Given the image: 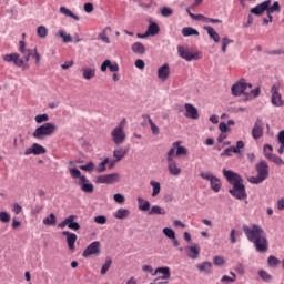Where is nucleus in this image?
Listing matches in <instances>:
<instances>
[{
	"mask_svg": "<svg viewBox=\"0 0 284 284\" xmlns=\"http://www.w3.org/2000/svg\"><path fill=\"white\" fill-rule=\"evenodd\" d=\"M178 145H181V141L174 142L166 154L168 170L172 176H179L181 174V168L176 165V161L174 160V152H176Z\"/></svg>",
	"mask_w": 284,
	"mask_h": 284,
	"instance_id": "obj_5",
	"label": "nucleus"
},
{
	"mask_svg": "<svg viewBox=\"0 0 284 284\" xmlns=\"http://www.w3.org/2000/svg\"><path fill=\"white\" fill-rule=\"evenodd\" d=\"M204 30H206L209 37L213 39L215 43H219L221 41V36H219V32L214 30L212 27H204Z\"/></svg>",
	"mask_w": 284,
	"mask_h": 284,
	"instance_id": "obj_29",
	"label": "nucleus"
},
{
	"mask_svg": "<svg viewBox=\"0 0 284 284\" xmlns=\"http://www.w3.org/2000/svg\"><path fill=\"white\" fill-rule=\"evenodd\" d=\"M277 141L280 143V148L277 150L278 154H283L284 152V131H280Z\"/></svg>",
	"mask_w": 284,
	"mask_h": 284,
	"instance_id": "obj_43",
	"label": "nucleus"
},
{
	"mask_svg": "<svg viewBox=\"0 0 284 284\" xmlns=\"http://www.w3.org/2000/svg\"><path fill=\"white\" fill-rule=\"evenodd\" d=\"M247 88L248 90H252V83L245 82V80H240L235 84L232 85L231 92L233 97H241V94H247Z\"/></svg>",
	"mask_w": 284,
	"mask_h": 284,
	"instance_id": "obj_11",
	"label": "nucleus"
},
{
	"mask_svg": "<svg viewBox=\"0 0 284 284\" xmlns=\"http://www.w3.org/2000/svg\"><path fill=\"white\" fill-rule=\"evenodd\" d=\"M175 150L176 151L174 152V154L176 156H185V155H187V149L185 146H181V144H178L175 146Z\"/></svg>",
	"mask_w": 284,
	"mask_h": 284,
	"instance_id": "obj_46",
	"label": "nucleus"
},
{
	"mask_svg": "<svg viewBox=\"0 0 284 284\" xmlns=\"http://www.w3.org/2000/svg\"><path fill=\"white\" fill-rule=\"evenodd\" d=\"M10 213L6 212V211H1L0 212V221L1 223H10Z\"/></svg>",
	"mask_w": 284,
	"mask_h": 284,
	"instance_id": "obj_57",
	"label": "nucleus"
},
{
	"mask_svg": "<svg viewBox=\"0 0 284 284\" xmlns=\"http://www.w3.org/2000/svg\"><path fill=\"white\" fill-rule=\"evenodd\" d=\"M114 216H115V219H119V220L128 219L130 216V210H128V209H119L114 213Z\"/></svg>",
	"mask_w": 284,
	"mask_h": 284,
	"instance_id": "obj_36",
	"label": "nucleus"
},
{
	"mask_svg": "<svg viewBox=\"0 0 284 284\" xmlns=\"http://www.w3.org/2000/svg\"><path fill=\"white\" fill-rule=\"evenodd\" d=\"M131 50L134 54H145V45L141 42L133 43Z\"/></svg>",
	"mask_w": 284,
	"mask_h": 284,
	"instance_id": "obj_31",
	"label": "nucleus"
},
{
	"mask_svg": "<svg viewBox=\"0 0 284 284\" xmlns=\"http://www.w3.org/2000/svg\"><path fill=\"white\" fill-rule=\"evenodd\" d=\"M158 274H162V276L155 278L154 280L155 283L158 281H168V278H170V276H171L170 267H168V266L158 267V268H155L152 276H156Z\"/></svg>",
	"mask_w": 284,
	"mask_h": 284,
	"instance_id": "obj_18",
	"label": "nucleus"
},
{
	"mask_svg": "<svg viewBox=\"0 0 284 284\" xmlns=\"http://www.w3.org/2000/svg\"><path fill=\"white\" fill-rule=\"evenodd\" d=\"M258 276L263 278L265 283H272V275H270L265 270H260Z\"/></svg>",
	"mask_w": 284,
	"mask_h": 284,
	"instance_id": "obj_45",
	"label": "nucleus"
},
{
	"mask_svg": "<svg viewBox=\"0 0 284 284\" xmlns=\"http://www.w3.org/2000/svg\"><path fill=\"white\" fill-rule=\"evenodd\" d=\"M57 132V125L52 122H45L44 124L38 126L32 133L33 139L38 141H43L45 136H52Z\"/></svg>",
	"mask_w": 284,
	"mask_h": 284,
	"instance_id": "obj_6",
	"label": "nucleus"
},
{
	"mask_svg": "<svg viewBox=\"0 0 284 284\" xmlns=\"http://www.w3.org/2000/svg\"><path fill=\"white\" fill-rule=\"evenodd\" d=\"M43 225H57V215H54V213H51L49 216L43 219Z\"/></svg>",
	"mask_w": 284,
	"mask_h": 284,
	"instance_id": "obj_40",
	"label": "nucleus"
},
{
	"mask_svg": "<svg viewBox=\"0 0 284 284\" xmlns=\"http://www.w3.org/2000/svg\"><path fill=\"white\" fill-rule=\"evenodd\" d=\"M155 214L160 216H165V214H168V211H165V209L161 207L160 205H154L149 211V215L154 216Z\"/></svg>",
	"mask_w": 284,
	"mask_h": 284,
	"instance_id": "obj_26",
	"label": "nucleus"
},
{
	"mask_svg": "<svg viewBox=\"0 0 284 284\" xmlns=\"http://www.w3.org/2000/svg\"><path fill=\"white\" fill-rule=\"evenodd\" d=\"M113 201H115V203H125V196H123V194L121 193H116L113 195Z\"/></svg>",
	"mask_w": 284,
	"mask_h": 284,
	"instance_id": "obj_61",
	"label": "nucleus"
},
{
	"mask_svg": "<svg viewBox=\"0 0 284 284\" xmlns=\"http://www.w3.org/2000/svg\"><path fill=\"white\" fill-rule=\"evenodd\" d=\"M230 43H234V40H230V38L222 39V52L224 54H225V52H227V45H230Z\"/></svg>",
	"mask_w": 284,
	"mask_h": 284,
	"instance_id": "obj_55",
	"label": "nucleus"
},
{
	"mask_svg": "<svg viewBox=\"0 0 284 284\" xmlns=\"http://www.w3.org/2000/svg\"><path fill=\"white\" fill-rule=\"evenodd\" d=\"M243 234V232L241 231H236L234 229L231 230L230 233V241L232 244L236 243V236H241Z\"/></svg>",
	"mask_w": 284,
	"mask_h": 284,
	"instance_id": "obj_49",
	"label": "nucleus"
},
{
	"mask_svg": "<svg viewBox=\"0 0 284 284\" xmlns=\"http://www.w3.org/2000/svg\"><path fill=\"white\" fill-rule=\"evenodd\" d=\"M71 174V179H79L77 185H79L80 190L84 192V194H92L94 192V184L90 182L88 176L81 175V171L77 168L69 169Z\"/></svg>",
	"mask_w": 284,
	"mask_h": 284,
	"instance_id": "obj_3",
	"label": "nucleus"
},
{
	"mask_svg": "<svg viewBox=\"0 0 284 284\" xmlns=\"http://www.w3.org/2000/svg\"><path fill=\"white\" fill-rule=\"evenodd\" d=\"M150 185L152 186V194L151 196L156 197L158 194H161V183L154 180L150 181Z\"/></svg>",
	"mask_w": 284,
	"mask_h": 284,
	"instance_id": "obj_33",
	"label": "nucleus"
},
{
	"mask_svg": "<svg viewBox=\"0 0 284 284\" xmlns=\"http://www.w3.org/2000/svg\"><path fill=\"white\" fill-rule=\"evenodd\" d=\"M125 154H128V150L123 148H119L113 151V156L118 162L122 161L125 158Z\"/></svg>",
	"mask_w": 284,
	"mask_h": 284,
	"instance_id": "obj_32",
	"label": "nucleus"
},
{
	"mask_svg": "<svg viewBox=\"0 0 284 284\" xmlns=\"http://www.w3.org/2000/svg\"><path fill=\"white\" fill-rule=\"evenodd\" d=\"M252 136L253 139H261L263 136V120L257 118L256 122L252 129Z\"/></svg>",
	"mask_w": 284,
	"mask_h": 284,
	"instance_id": "obj_20",
	"label": "nucleus"
},
{
	"mask_svg": "<svg viewBox=\"0 0 284 284\" xmlns=\"http://www.w3.org/2000/svg\"><path fill=\"white\" fill-rule=\"evenodd\" d=\"M162 232H163L164 236H166V239L172 240L176 236V233L171 227H164Z\"/></svg>",
	"mask_w": 284,
	"mask_h": 284,
	"instance_id": "obj_48",
	"label": "nucleus"
},
{
	"mask_svg": "<svg viewBox=\"0 0 284 284\" xmlns=\"http://www.w3.org/2000/svg\"><path fill=\"white\" fill-rule=\"evenodd\" d=\"M267 6H272V0H265L260 4L255 6L251 9V13L255 14L256 17H261L263 12H267Z\"/></svg>",
	"mask_w": 284,
	"mask_h": 284,
	"instance_id": "obj_17",
	"label": "nucleus"
},
{
	"mask_svg": "<svg viewBox=\"0 0 284 284\" xmlns=\"http://www.w3.org/2000/svg\"><path fill=\"white\" fill-rule=\"evenodd\" d=\"M61 14H64L65 17H70L71 19H74V21H79V16L74 14L70 9L65 7H60Z\"/></svg>",
	"mask_w": 284,
	"mask_h": 284,
	"instance_id": "obj_37",
	"label": "nucleus"
},
{
	"mask_svg": "<svg viewBox=\"0 0 284 284\" xmlns=\"http://www.w3.org/2000/svg\"><path fill=\"white\" fill-rule=\"evenodd\" d=\"M272 152H274V148L272 145H270V144L264 145L265 159H270L271 156H273L274 154Z\"/></svg>",
	"mask_w": 284,
	"mask_h": 284,
	"instance_id": "obj_50",
	"label": "nucleus"
},
{
	"mask_svg": "<svg viewBox=\"0 0 284 284\" xmlns=\"http://www.w3.org/2000/svg\"><path fill=\"white\" fill-rule=\"evenodd\" d=\"M12 212L14 214H21L23 212V207L19 203H14L12 207Z\"/></svg>",
	"mask_w": 284,
	"mask_h": 284,
	"instance_id": "obj_63",
	"label": "nucleus"
},
{
	"mask_svg": "<svg viewBox=\"0 0 284 284\" xmlns=\"http://www.w3.org/2000/svg\"><path fill=\"white\" fill-rule=\"evenodd\" d=\"M48 150H45V146L39 144V143H33L31 148H28L24 151V156H30V154H34L36 156H39L40 154H45Z\"/></svg>",
	"mask_w": 284,
	"mask_h": 284,
	"instance_id": "obj_16",
	"label": "nucleus"
},
{
	"mask_svg": "<svg viewBox=\"0 0 284 284\" xmlns=\"http://www.w3.org/2000/svg\"><path fill=\"white\" fill-rule=\"evenodd\" d=\"M274 12H281V3H278V1H275L273 4L267 6L266 14L270 21H274V17H272Z\"/></svg>",
	"mask_w": 284,
	"mask_h": 284,
	"instance_id": "obj_24",
	"label": "nucleus"
},
{
	"mask_svg": "<svg viewBox=\"0 0 284 284\" xmlns=\"http://www.w3.org/2000/svg\"><path fill=\"white\" fill-rule=\"evenodd\" d=\"M159 32H161L159 24L156 22H151L148 27L146 34H149V37H156Z\"/></svg>",
	"mask_w": 284,
	"mask_h": 284,
	"instance_id": "obj_27",
	"label": "nucleus"
},
{
	"mask_svg": "<svg viewBox=\"0 0 284 284\" xmlns=\"http://www.w3.org/2000/svg\"><path fill=\"white\" fill-rule=\"evenodd\" d=\"M81 72L83 79H85L87 81H90V79H94V77H97V68L94 67L81 69Z\"/></svg>",
	"mask_w": 284,
	"mask_h": 284,
	"instance_id": "obj_25",
	"label": "nucleus"
},
{
	"mask_svg": "<svg viewBox=\"0 0 284 284\" xmlns=\"http://www.w3.org/2000/svg\"><path fill=\"white\" fill-rule=\"evenodd\" d=\"M185 250L186 256H189V258H192L193 261H196V258H199V255L201 254V246L199 244H192L191 246H187Z\"/></svg>",
	"mask_w": 284,
	"mask_h": 284,
	"instance_id": "obj_19",
	"label": "nucleus"
},
{
	"mask_svg": "<svg viewBox=\"0 0 284 284\" xmlns=\"http://www.w3.org/2000/svg\"><path fill=\"white\" fill-rule=\"evenodd\" d=\"M200 176L204 181H209L210 187L213 192H215V194H219L221 192L223 183L221 182V179L216 178V175H213L212 172H201Z\"/></svg>",
	"mask_w": 284,
	"mask_h": 284,
	"instance_id": "obj_8",
	"label": "nucleus"
},
{
	"mask_svg": "<svg viewBox=\"0 0 284 284\" xmlns=\"http://www.w3.org/2000/svg\"><path fill=\"white\" fill-rule=\"evenodd\" d=\"M223 175L226 181L233 187L229 190V194L233 195L237 201H243V199H247V191H245V184H243V178L233 171L223 170Z\"/></svg>",
	"mask_w": 284,
	"mask_h": 284,
	"instance_id": "obj_2",
	"label": "nucleus"
},
{
	"mask_svg": "<svg viewBox=\"0 0 284 284\" xmlns=\"http://www.w3.org/2000/svg\"><path fill=\"white\" fill-rule=\"evenodd\" d=\"M19 45V52L23 54L24 61H30V57H33V59H36V65H39V63H41V57L39 55V52H37V49H26L24 41H20Z\"/></svg>",
	"mask_w": 284,
	"mask_h": 284,
	"instance_id": "obj_9",
	"label": "nucleus"
},
{
	"mask_svg": "<svg viewBox=\"0 0 284 284\" xmlns=\"http://www.w3.org/2000/svg\"><path fill=\"white\" fill-rule=\"evenodd\" d=\"M97 254H101V243L99 241L89 244L83 251L82 256L89 258V256H94Z\"/></svg>",
	"mask_w": 284,
	"mask_h": 284,
	"instance_id": "obj_12",
	"label": "nucleus"
},
{
	"mask_svg": "<svg viewBox=\"0 0 284 284\" xmlns=\"http://www.w3.org/2000/svg\"><path fill=\"white\" fill-rule=\"evenodd\" d=\"M219 129H220V132H222L223 134L230 132V126H227V123L225 122H221L219 124Z\"/></svg>",
	"mask_w": 284,
	"mask_h": 284,
	"instance_id": "obj_62",
	"label": "nucleus"
},
{
	"mask_svg": "<svg viewBox=\"0 0 284 284\" xmlns=\"http://www.w3.org/2000/svg\"><path fill=\"white\" fill-rule=\"evenodd\" d=\"M260 94H261V88L257 87L256 89L247 92L246 97H253V99H256V97H260Z\"/></svg>",
	"mask_w": 284,
	"mask_h": 284,
	"instance_id": "obj_60",
	"label": "nucleus"
},
{
	"mask_svg": "<svg viewBox=\"0 0 284 284\" xmlns=\"http://www.w3.org/2000/svg\"><path fill=\"white\" fill-rule=\"evenodd\" d=\"M170 77V64L165 63L158 69V78L161 81H168Z\"/></svg>",
	"mask_w": 284,
	"mask_h": 284,
	"instance_id": "obj_23",
	"label": "nucleus"
},
{
	"mask_svg": "<svg viewBox=\"0 0 284 284\" xmlns=\"http://www.w3.org/2000/svg\"><path fill=\"white\" fill-rule=\"evenodd\" d=\"M213 263L217 267H221V265H225V258L223 256L216 255L213 257Z\"/></svg>",
	"mask_w": 284,
	"mask_h": 284,
	"instance_id": "obj_56",
	"label": "nucleus"
},
{
	"mask_svg": "<svg viewBox=\"0 0 284 284\" xmlns=\"http://www.w3.org/2000/svg\"><path fill=\"white\" fill-rule=\"evenodd\" d=\"M255 170L257 175L248 178V183L258 185L270 176V165H267V162L261 161L255 165Z\"/></svg>",
	"mask_w": 284,
	"mask_h": 284,
	"instance_id": "obj_4",
	"label": "nucleus"
},
{
	"mask_svg": "<svg viewBox=\"0 0 284 284\" xmlns=\"http://www.w3.org/2000/svg\"><path fill=\"white\" fill-rule=\"evenodd\" d=\"M37 34L40 39H45V37H48V28H45V26L38 27Z\"/></svg>",
	"mask_w": 284,
	"mask_h": 284,
	"instance_id": "obj_44",
	"label": "nucleus"
},
{
	"mask_svg": "<svg viewBox=\"0 0 284 284\" xmlns=\"http://www.w3.org/2000/svg\"><path fill=\"white\" fill-rule=\"evenodd\" d=\"M278 85L274 84L272 88H271V94H272V98H271V102L273 103V105H275L276 108H281L283 106L284 102H283V98L281 97V93H278Z\"/></svg>",
	"mask_w": 284,
	"mask_h": 284,
	"instance_id": "obj_14",
	"label": "nucleus"
},
{
	"mask_svg": "<svg viewBox=\"0 0 284 284\" xmlns=\"http://www.w3.org/2000/svg\"><path fill=\"white\" fill-rule=\"evenodd\" d=\"M178 53L184 61H199L201 59V52L193 53L190 51V48L183 45L178 47Z\"/></svg>",
	"mask_w": 284,
	"mask_h": 284,
	"instance_id": "obj_10",
	"label": "nucleus"
},
{
	"mask_svg": "<svg viewBox=\"0 0 284 284\" xmlns=\"http://www.w3.org/2000/svg\"><path fill=\"white\" fill-rule=\"evenodd\" d=\"M77 221V215H69V230H73V232H78V230H81V224Z\"/></svg>",
	"mask_w": 284,
	"mask_h": 284,
	"instance_id": "obj_30",
	"label": "nucleus"
},
{
	"mask_svg": "<svg viewBox=\"0 0 284 284\" xmlns=\"http://www.w3.org/2000/svg\"><path fill=\"white\" fill-rule=\"evenodd\" d=\"M221 283H225V284L235 283V278H232V277L229 276V275H224V276H222V278H221Z\"/></svg>",
	"mask_w": 284,
	"mask_h": 284,
	"instance_id": "obj_64",
	"label": "nucleus"
},
{
	"mask_svg": "<svg viewBox=\"0 0 284 284\" xmlns=\"http://www.w3.org/2000/svg\"><path fill=\"white\" fill-rule=\"evenodd\" d=\"M243 232L250 243H253L256 252L265 254L270 250V242L267 241V233L258 224H253L251 227L243 225Z\"/></svg>",
	"mask_w": 284,
	"mask_h": 284,
	"instance_id": "obj_1",
	"label": "nucleus"
},
{
	"mask_svg": "<svg viewBox=\"0 0 284 284\" xmlns=\"http://www.w3.org/2000/svg\"><path fill=\"white\" fill-rule=\"evenodd\" d=\"M143 119H148L149 125L152 130V133L155 134V135L159 134V132H160L159 126H156L154 121H152V118H150V115L146 114V115H143Z\"/></svg>",
	"mask_w": 284,
	"mask_h": 284,
	"instance_id": "obj_42",
	"label": "nucleus"
},
{
	"mask_svg": "<svg viewBox=\"0 0 284 284\" xmlns=\"http://www.w3.org/2000/svg\"><path fill=\"white\" fill-rule=\"evenodd\" d=\"M57 37H60L62 39L63 43H72V36L65 33L63 30H59L57 33Z\"/></svg>",
	"mask_w": 284,
	"mask_h": 284,
	"instance_id": "obj_39",
	"label": "nucleus"
},
{
	"mask_svg": "<svg viewBox=\"0 0 284 284\" xmlns=\"http://www.w3.org/2000/svg\"><path fill=\"white\" fill-rule=\"evenodd\" d=\"M3 61H6V63H14V65H17V68H23V59H21V55L19 53H9L3 55Z\"/></svg>",
	"mask_w": 284,
	"mask_h": 284,
	"instance_id": "obj_15",
	"label": "nucleus"
},
{
	"mask_svg": "<svg viewBox=\"0 0 284 284\" xmlns=\"http://www.w3.org/2000/svg\"><path fill=\"white\" fill-rule=\"evenodd\" d=\"M80 170H83L84 172H94V162L90 161L87 164L81 165Z\"/></svg>",
	"mask_w": 284,
	"mask_h": 284,
	"instance_id": "obj_53",
	"label": "nucleus"
},
{
	"mask_svg": "<svg viewBox=\"0 0 284 284\" xmlns=\"http://www.w3.org/2000/svg\"><path fill=\"white\" fill-rule=\"evenodd\" d=\"M108 163H110V158H105L95 169V171L101 174L103 172H105V170H108V168L105 165H108Z\"/></svg>",
	"mask_w": 284,
	"mask_h": 284,
	"instance_id": "obj_41",
	"label": "nucleus"
},
{
	"mask_svg": "<svg viewBox=\"0 0 284 284\" xmlns=\"http://www.w3.org/2000/svg\"><path fill=\"white\" fill-rule=\"evenodd\" d=\"M119 179H121V175L119 173H111L98 176L97 183L112 185V183H116Z\"/></svg>",
	"mask_w": 284,
	"mask_h": 284,
	"instance_id": "obj_13",
	"label": "nucleus"
},
{
	"mask_svg": "<svg viewBox=\"0 0 284 284\" xmlns=\"http://www.w3.org/2000/svg\"><path fill=\"white\" fill-rule=\"evenodd\" d=\"M196 268L204 274H212V262H203L196 265Z\"/></svg>",
	"mask_w": 284,
	"mask_h": 284,
	"instance_id": "obj_28",
	"label": "nucleus"
},
{
	"mask_svg": "<svg viewBox=\"0 0 284 284\" xmlns=\"http://www.w3.org/2000/svg\"><path fill=\"white\" fill-rule=\"evenodd\" d=\"M62 236L67 237L69 250H74V244L77 243V239H78L77 234L70 231H63Z\"/></svg>",
	"mask_w": 284,
	"mask_h": 284,
	"instance_id": "obj_22",
	"label": "nucleus"
},
{
	"mask_svg": "<svg viewBox=\"0 0 284 284\" xmlns=\"http://www.w3.org/2000/svg\"><path fill=\"white\" fill-rule=\"evenodd\" d=\"M108 30H112V28L106 27L102 30L101 33H99L98 39H100V41H103V43H110V38H108Z\"/></svg>",
	"mask_w": 284,
	"mask_h": 284,
	"instance_id": "obj_38",
	"label": "nucleus"
},
{
	"mask_svg": "<svg viewBox=\"0 0 284 284\" xmlns=\"http://www.w3.org/2000/svg\"><path fill=\"white\" fill-rule=\"evenodd\" d=\"M268 267H276L280 263L278 257L270 255L267 258Z\"/></svg>",
	"mask_w": 284,
	"mask_h": 284,
	"instance_id": "obj_51",
	"label": "nucleus"
},
{
	"mask_svg": "<svg viewBox=\"0 0 284 284\" xmlns=\"http://www.w3.org/2000/svg\"><path fill=\"white\" fill-rule=\"evenodd\" d=\"M138 203H139V210L141 212H149L150 201L143 200V197L139 196L138 197Z\"/></svg>",
	"mask_w": 284,
	"mask_h": 284,
	"instance_id": "obj_34",
	"label": "nucleus"
},
{
	"mask_svg": "<svg viewBox=\"0 0 284 284\" xmlns=\"http://www.w3.org/2000/svg\"><path fill=\"white\" fill-rule=\"evenodd\" d=\"M183 37H199V31L192 27H185L182 29Z\"/></svg>",
	"mask_w": 284,
	"mask_h": 284,
	"instance_id": "obj_35",
	"label": "nucleus"
},
{
	"mask_svg": "<svg viewBox=\"0 0 284 284\" xmlns=\"http://www.w3.org/2000/svg\"><path fill=\"white\" fill-rule=\"evenodd\" d=\"M185 108V116L186 119H193V120H196L199 119V109H196V106L190 104V103H186L184 105Z\"/></svg>",
	"mask_w": 284,
	"mask_h": 284,
	"instance_id": "obj_21",
	"label": "nucleus"
},
{
	"mask_svg": "<svg viewBox=\"0 0 284 284\" xmlns=\"http://www.w3.org/2000/svg\"><path fill=\"white\" fill-rule=\"evenodd\" d=\"M160 13L162 17H172L174 14V10H172V8H169V7H163L161 10H160Z\"/></svg>",
	"mask_w": 284,
	"mask_h": 284,
	"instance_id": "obj_47",
	"label": "nucleus"
},
{
	"mask_svg": "<svg viewBox=\"0 0 284 284\" xmlns=\"http://www.w3.org/2000/svg\"><path fill=\"white\" fill-rule=\"evenodd\" d=\"M94 221L98 225H105L108 223V217H105V215H98L94 217Z\"/></svg>",
	"mask_w": 284,
	"mask_h": 284,
	"instance_id": "obj_59",
	"label": "nucleus"
},
{
	"mask_svg": "<svg viewBox=\"0 0 284 284\" xmlns=\"http://www.w3.org/2000/svg\"><path fill=\"white\" fill-rule=\"evenodd\" d=\"M112 266V260L109 258L105 261V263L102 265L101 267V274L104 275V274H108V270H110V267Z\"/></svg>",
	"mask_w": 284,
	"mask_h": 284,
	"instance_id": "obj_54",
	"label": "nucleus"
},
{
	"mask_svg": "<svg viewBox=\"0 0 284 284\" xmlns=\"http://www.w3.org/2000/svg\"><path fill=\"white\" fill-rule=\"evenodd\" d=\"M268 161H272L273 163H275V165H283L284 161L283 159H281L278 155L273 154L270 159H267Z\"/></svg>",
	"mask_w": 284,
	"mask_h": 284,
	"instance_id": "obj_58",
	"label": "nucleus"
},
{
	"mask_svg": "<svg viewBox=\"0 0 284 284\" xmlns=\"http://www.w3.org/2000/svg\"><path fill=\"white\" fill-rule=\"evenodd\" d=\"M36 123H45L47 121H50V116L48 113L39 114L36 118Z\"/></svg>",
	"mask_w": 284,
	"mask_h": 284,
	"instance_id": "obj_52",
	"label": "nucleus"
},
{
	"mask_svg": "<svg viewBox=\"0 0 284 284\" xmlns=\"http://www.w3.org/2000/svg\"><path fill=\"white\" fill-rule=\"evenodd\" d=\"M125 123L126 120L122 119V121L111 132V139L115 145H121L125 143V139H128L124 130Z\"/></svg>",
	"mask_w": 284,
	"mask_h": 284,
	"instance_id": "obj_7",
	"label": "nucleus"
}]
</instances>
